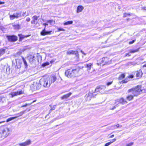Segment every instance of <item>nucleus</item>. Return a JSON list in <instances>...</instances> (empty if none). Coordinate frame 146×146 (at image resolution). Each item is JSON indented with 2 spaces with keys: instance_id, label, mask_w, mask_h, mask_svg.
<instances>
[{
  "instance_id": "1",
  "label": "nucleus",
  "mask_w": 146,
  "mask_h": 146,
  "mask_svg": "<svg viewBox=\"0 0 146 146\" xmlns=\"http://www.w3.org/2000/svg\"><path fill=\"white\" fill-rule=\"evenodd\" d=\"M141 86H137L134 88L129 89L128 92L129 93L131 92L132 95H129L127 96V99L130 101L133 98V96H137L142 92V90L141 89Z\"/></svg>"
},
{
  "instance_id": "2",
  "label": "nucleus",
  "mask_w": 146,
  "mask_h": 146,
  "mask_svg": "<svg viewBox=\"0 0 146 146\" xmlns=\"http://www.w3.org/2000/svg\"><path fill=\"white\" fill-rule=\"evenodd\" d=\"M79 71L78 68L70 69L66 71L65 74L68 78L74 77L78 76Z\"/></svg>"
},
{
  "instance_id": "3",
  "label": "nucleus",
  "mask_w": 146,
  "mask_h": 146,
  "mask_svg": "<svg viewBox=\"0 0 146 146\" xmlns=\"http://www.w3.org/2000/svg\"><path fill=\"white\" fill-rule=\"evenodd\" d=\"M10 130L6 126H3L0 128V138H4L7 137L9 134Z\"/></svg>"
},
{
  "instance_id": "4",
  "label": "nucleus",
  "mask_w": 146,
  "mask_h": 146,
  "mask_svg": "<svg viewBox=\"0 0 146 146\" xmlns=\"http://www.w3.org/2000/svg\"><path fill=\"white\" fill-rule=\"evenodd\" d=\"M49 78H42L39 81L40 84L44 87H48L50 85V80Z\"/></svg>"
},
{
  "instance_id": "5",
  "label": "nucleus",
  "mask_w": 146,
  "mask_h": 146,
  "mask_svg": "<svg viewBox=\"0 0 146 146\" xmlns=\"http://www.w3.org/2000/svg\"><path fill=\"white\" fill-rule=\"evenodd\" d=\"M27 58L29 62L32 64L36 65V60L35 56L34 54H30L27 56Z\"/></svg>"
},
{
  "instance_id": "6",
  "label": "nucleus",
  "mask_w": 146,
  "mask_h": 146,
  "mask_svg": "<svg viewBox=\"0 0 146 146\" xmlns=\"http://www.w3.org/2000/svg\"><path fill=\"white\" fill-rule=\"evenodd\" d=\"M126 101L123 98H122L119 99L115 101V106H114L113 108L111 109V110H113L117 107L118 106V104L119 103L122 104H124L125 103H126Z\"/></svg>"
},
{
  "instance_id": "7",
  "label": "nucleus",
  "mask_w": 146,
  "mask_h": 146,
  "mask_svg": "<svg viewBox=\"0 0 146 146\" xmlns=\"http://www.w3.org/2000/svg\"><path fill=\"white\" fill-rule=\"evenodd\" d=\"M47 23H45L43 24V25L45 26L44 29L40 32V35L42 36H44L47 35H50L53 33L52 31H47L45 30L46 26L48 25Z\"/></svg>"
},
{
  "instance_id": "8",
  "label": "nucleus",
  "mask_w": 146,
  "mask_h": 146,
  "mask_svg": "<svg viewBox=\"0 0 146 146\" xmlns=\"http://www.w3.org/2000/svg\"><path fill=\"white\" fill-rule=\"evenodd\" d=\"M6 37L10 42H15L17 40V37L15 35H7Z\"/></svg>"
},
{
  "instance_id": "9",
  "label": "nucleus",
  "mask_w": 146,
  "mask_h": 146,
  "mask_svg": "<svg viewBox=\"0 0 146 146\" xmlns=\"http://www.w3.org/2000/svg\"><path fill=\"white\" fill-rule=\"evenodd\" d=\"M15 61L16 63L15 68L18 69L20 68L21 67V61L19 59H16Z\"/></svg>"
},
{
  "instance_id": "10",
  "label": "nucleus",
  "mask_w": 146,
  "mask_h": 146,
  "mask_svg": "<svg viewBox=\"0 0 146 146\" xmlns=\"http://www.w3.org/2000/svg\"><path fill=\"white\" fill-rule=\"evenodd\" d=\"M66 54L67 55L75 54L76 56H78L79 55L78 51L72 50H68Z\"/></svg>"
},
{
  "instance_id": "11",
  "label": "nucleus",
  "mask_w": 146,
  "mask_h": 146,
  "mask_svg": "<svg viewBox=\"0 0 146 146\" xmlns=\"http://www.w3.org/2000/svg\"><path fill=\"white\" fill-rule=\"evenodd\" d=\"M100 92L99 89L98 88V86L96 88L94 92H93L92 94L91 93L89 92V93L88 94L87 96H92L93 98H94L96 95H95L94 94V92Z\"/></svg>"
},
{
  "instance_id": "12",
  "label": "nucleus",
  "mask_w": 146,
  "mask_h": 146,
  "mask_svg": "<svg viewBox=\"0 0 146 146\" xmlns=\"http://www.w3.org/2000/svg\"><path fill=\"white\" fill-rule=\"evenodd\" d=\"M23 92L21 90L19 91H17L16 92H11V95L12 96V97L16 96L18 95H21L23 93Z\"/></svg>"
},
{
  "instance_id": "13",
  "label": "nucleus",
  "mask_w": 146,
  "mask_h": 146,
  "mask_svg": "<svg viewBox=\"0 0 146 146\" xmlns=\"http://www.w3.org/2000/svg\"><path fill=\"white\" fill-rule=\"evenodd\" d=\"M25 50V49L23 48L20 49L19 51H18L15 54V57H19V56H20L22 53Z\"/></svg>"
},
{
  "instance_id": "14",
  "label": "nucleus",
  "mask_w": 146,
  "mask_h": 146,
  "mask_svg": "<svg viewBox=\"0 0 146 146\" xmlns=\"http://www.w3.org/2000/svg\"><path fill=\"white\" fill-rule=\"evenodd\" d=\"M143 73L142 71L140 70L138 71H137L136 77L138 78H141L143 75Z\"/></svg>"
},
{
  "instance_id": "15",
  "label": "nucleus",
  "mask_w": 146,
  "mask_h": 146,
  "mask_svg": "<svg viewBox=\"0 0 146 146\" xmlns=\"http://www.w3.org/2000/svg\"><path fill=\"white\" fill-rule=\"evenodd\" d=\"M84 9V7L82 5L78 6L77 8V13H79L81 12Z\"/></svg>"
},
{
  "instance_id": "16",
  "label": "nucleus",
  "mask_w": 146,
  "mask_h": 146,
  "mask_svg": "<svg viewBox=\"0 0 146 146\" xmlns=\"http://www.w3.org/2000/svg\"><path fill=\"white\" fill-rule=\"evenodd\" d=\"M72 93L69 92V93L64 95L63 96H62L61 97V99L62 100H63L64 99H66L68 98L70 96L72 95Z\"/></svg>"
},
{
  "instance_id": "17",
  "label": "nucleus",
  "mask_w": 146,
  "mask_h": 146,
  "mask_svg": "<svg viewBox=\"0 0 146 146\" xmlns=\"http://www.w3.org/2000/svg\"><path fill=\"white\" fill-rule=\"evenodd\" d=\"M31 143V141L30 140H29L27 141H25V142L20 143V145L21 146H26L30 144Z\"/></svg>"
},
{
  "instance_id": "18",
  "label": "nucleus",
  "mask_w": 146,
  "mask_h": 146,
  "mask_svg": "<svg viewBox=\"0 0 146 146\" xmlns=\"http://www.w3.org/2000/svg\"><path fill=\"white\" fill-rule=\"evenodd\" d=\"M56 77L55 75H53L50 76V84L54 82L56 80Z\"/></svg>"
},
{
  "instance_id": "19",
  "label": "nucleus",
  "mask_w": 146,
  "mask_h": 146,
  "mask_svg": "<svg viewBox=\"0 0 146 146\" xmlns=\"http://www.w3.org/2000/svg\"><path fill=\"white\" fill-rule=\"evenodd\" d=\"M6 49L7 48L6 47H3L0 49V56L5 53Z\"/></svg>"
},
{
  "instance_id": "20",
  "label": "nucleus",
  "mask_w": 146,
  "mask_h": 146,
  "mask_svg": "<svg viewBox=\"0 0 146 146\" xmlns=\"http://www.w3.org/2000/svg\"><path fill=\"white\" fill-rule=\"evenodd\" d=\"M116 139L115 138L111 140V141L107 143H106L105 145V146H108L110 145V144H111L112 143H113L115 141H116Z\"/></svg>"
},
{
  "instance_id": "21",
  "label": "nucleus",
  "mask_w": 146,
  "mask_h": 146,
  "mask_svg": "<svg viewBox=\"0 0 146 146\" xmlns=\"http://www.w3.org/2000/svg\"><path fill=\"white\" fill-rule=\"evenodd\" d=\"M21 57L22 59V60L23 61L25 66V68H27L28 67V65L26 60L23 57L21 56Z\"/></svg>"
},
{
  "instance_id": "22",
  "label": "nucleus",
  "mask_w": 146,
  "mask_h": 146,
  "mask_svg": "<svg viewBox=\"0 0 146 146\" xmlns=\"http://www.w3.org/2000/svg\"><path fill=\"white\" fill-rule=\"evenodd\" d=\"M21 57L22 59V60L23 61L25 66V68H27L28 67V65L26 60L23 57L21 56Z\"/></svg>"
},
{
  "instance_id": "23",
  "label": "nucleus",
  "mask_w": 146,
  "mask_h": 146,
  "mask_svg": "<svg viewBox=\"0 0 146 146\" xmlns=\"http://www.w3.org/2000/svg\"><path fill=\"white\" fill-rule=\"evenodd\" d=\"M41 85H42L40 84V82L39 83H36L35 84V86L36 87V88H34V89L36 90L39 89L40 88V86Z\"/></svg>"
},
{
  "instance_id": "24",
  "label": "nucleus",
  "mask_w": 146,
  "mask_h": 146,
  "mask_svg": "<svg viewBox=\"0 0 146 146\" xmlns=\"http://www.w3.org/2000/svg\"><path fill=\"white\" fill-rule=\"evenodd\" d=\"M10 19L11 20H13L15 18L17 19V16L16 13L9 16Z\"/></svg>"
},
{
  "instance_id": "25",
  "label": "nucleus",
  "mask_w": 146,
  "mask_h": 146,
  "mask_svg": "<svg viewBox=\"0 0 146 146\" xmlns=\"http://www.w3.org/2000/svg\"><path fill=\"white\" fill-rule=\"evenodd\" d=\"M98 87L100 92L101 90H104L106 88V86L103 85H101L98 86Z\"/></svg>"
},
{
  "instance_id": "26",
  "label": "nucleus",
  "mask_w": 146,
  "mask_h": 146,
  "mask_svg": "<svg viewBox=\"0 0 146 146\" xmlns=\"http://www.w3.org/2000/svg\"><path fill=\"white\" fill-rule=\"evenodd\" d=\"M16 14L17 16V19L22 17L21 12L19 13H16Z\"/></svg>"
},
{
  "instance_id": "27",
  "label": "nucleus",
  "mask_w": 146,
  "mask_h": 146,
  "mask_svg": "<svg viewBox=\"0 0 146 146\" xmlns=\"http://www.w3.org/2000/svg\"><path fill=\"white\" fill-rule=\"evenodd\" d=\"M107 59V57H104L103 58H102L100 59V64H104V60H105Z\"/></svg>"
},
{
  "instance_id": "28",
  "label": "nucleus",
  "mask_w": 146,
  "mask_h": 146,
  "mask_svg": "<svg viewBox=\"0 0 146 146\" xmlns=\"http://www.w3.org/2000/svg\"><path fill=\"white\" fill-rule=\"evenodd\" d=\"M129 79L128 77H126V78L124 80L121 81V82L122 83H127L129 81Z\"/></svg>"
},
{
  "instance_id": "29",
  "label": "nucleus",
  "mask_w": 146,
  "mask_h": 146,
  "mask_svg": "<svg viewBox=\"0 0 146 146\" xmlns=\"http://www.w3.org/2000/svg\"><path fill=\"white\" fill-rule=\"evenodd\" d=\"M73 23L72 21H69L64 23V25H69L72 24Z\"/></svg>"
},
{
  "instance_id": "30",
  "label": "nucleus",
  "mask_w": 146,
  "mask_h": 146,
  "mask_svg": "<svg viewBox=\"0 0 146 146\" xmlns=\"http://www.w3.org/2000/svg\"><path fill=\"white\" fill-rule=\"evenodd\" d=\"M109 58H107V59L106 60V59L105 60H104V64H103V65H104L106 64H109L110 63V62H109Z\"/></svg>"
},
{
  "instance_id": "31",
  "label": "nucleus",
  "mask_w": 146,
  "mask_h": 146,
  "mask_svg": "<svg viewBox=\"0 0 146 146\" xmlns=\"http://www.w3.org/2000/svg\"><path fill=\"white\" fill-rule=\"evenodd\" d=\"M25 111H21L20 113L17 114L16 115H17V117L19 116H21L23 114H24L25 113Z\"/></svg>"
},
{
  "instance_id": "32",
  "label": "nucleus",
  "mask_w": 146,
  "mask_h": 146,
  "mask_svg": "<svg viewBox=\"0 0 146 146\" xmlns=\"http://www.w3.org/2000/svg\"><path fill=\"white\" fill-rule=\"evenodd\" d=\"M92 63H89L87 64H86V66L88 68V70H90L91 68V67L92 66Z\"/></svg>"
},
{
  "instance_id": "33",
  "label": "nucleus",
  "mask_w": 146,
  "mask_h": 146,
  "mask_svg": "<svg viewBox=\"0 0 146 146\" xmlns=\"http://www.w3.org/2000/svg\"><path fill=\"white\" fill-rule=\"evenodd\" d=\"M125 77V75L124 74H122L118 78L119 80H121Z\"/></svg>"
},
{
  "instance_id": "34",
  "label": "nucleus",
  "mask_w": 146,
  "mask_h": 146,
  "mask_svg": "<svg viewBox=\"0 0 146 146\" xmlns=\"http://www.w3.org/2000/svg\"><path fill=\"white\" fill-rule=\"evenodd\" d=\"M17 117H10L7 119L6 121L7 122H8L14 119H15Z\"/></svg>"
},
{
  "instance_id": "35",
  "label": "nucleus",
  "mask_w": 146,
  "mask_h": 146,
  "mask_svg": "<svg viewBox=\"0 0 146 146\" xmlns=\"http://www.w3.org/2000/svg\"><path fill=\"white\" fill-rule=\"evenodd\" d=\"M13 27L14 29L16 30H18L20 28V26L19 25H13Z\"/></svg>"
},
{
  "instance_id": "36",
  "label": "nucleus",
  "mask_w": 146,
  "mask_h": 146,
  "mask_svg": "<svg viewBox=\"0 0 146 146\" xmlns=\"http://www.w3.org/2000/svg\"><path fill=\"white\" fill-rule=\"evenodd\" d=\"M49 106L51 107V109L49 110L50 112H51L52 111L54 110L56 107V105H54L53 107H52L50 105Z\"/></svg>"
},
{
  "instance_id": "37",
  "label": "nucleus",
  "mask_w": 146,
  "mask_h": 146,
  "mask_svg": "<svg viewBox=\"0 0 146 146\" xmlns=\"http://www.w3.org/2000/svg\"><path fill=\"white\" fill-rule=\"evenodd\" d=\"M47 22L50 23L51 25L54 24L55 21L53 20H49L47 21Z\"/></svg>"
},
{
  "instance_id": "38",
  "label": "nucleus",
  "mask_w": 146,
  "mask_h": 146,
  "mask_svg": "<svg viewBox=\"0 0 146 146\" xmlns=\"http://www.w3.org/2000/svg\"><path fill=\"white\" fill-rule=\"evenodd\" d=\"M49 64V63L48 62H46L45 63H44L42 64V67H44L46 66H47Z\"/></svg>"
},
{
  "instance_id": "39",
  "label": "nucleus",
  "mask_w": 146,
  "mask_h": 146,
  "mask_svg": "<svg viewBox=\"0 0 146 146\" xmlns=\"http://www.w3.org/2000/svg\"><path fill=\"white\" fill-rule=\"evenodd\" d=\"M39 17V16L38 17L36 15H35V16H33V17H32V19L35 20H35H36L38 19V18Z\"/></svg>"
},
{
  "instance_id": "40",
  "label": "nucleus",
  "mask_w": 146,
  "mask_h": 146,
  "mask_svg": "<svg viewBox=\"0 0 146 146\" xmlns=\"http://www.w3.org/2000/svg\"><path fill=\"white\" fill-rule=\"evenodd\" d=\"M139 48H138L135 50H132L130 52L132 53H134L136 52H137L139 51Z\"/></svg>"
},
{
  "instance_id": "41",
  "label": "nucleus",
  "mask_w": 146,
  "mask_h": 146,
  "mask_svg": "<svg viewBox=\"0 0 146 146\" xmlns=\"http://www.w3.org/2000/svg\"><path fill=\"white\" fill-rule=\"evenodd\" d=\"M19 36L20 37V39H22L23 38H24L25 37L23 35L21 34H19Z\"/></svg>"
},
{
  "instance_id": "42",
  "label": "nucleus",
  "mask_w": 146,
  "mask_h": 146,
  "mask_svg": "<svg viewBox=\"0 0 146 146\" xmlns=\"http://www.w3.org/2000/svg\"><path fill=\"white\" fill-rule=\"evenodd\" d=\"M31 104V103L30 104H27V103L25 104V105H23L21 106V107H27L28 105H30Z\"/></svg>"
},
{
  "instance_id": "43",
  "label": "nucleus",
  "mask_w": 146,
  "mask_h": 146,
  "mask_svg": "<svg viewBox=\"0 0 146 146\" xmlns=\"http://www.w3.org/2000/svg\"><path fill=\"white\" fill-rule=\"evenodd\" d=\"M127 15L130 16V14L124 13L123 15V17H127Z\"/></svg>"
},
{
  "instance_id": "44",
  "label": "nucleus",
  "mask_w": 146,
  "mask_h": 146,
  "mask_svg": "<svg viewBox=\"0 0 146 146\" xmlns=\"http://www.w3.org/2000/svg\"><path fill=\"white\" fill-rule=\"evenodd\" d=\"M58 31H65V30L63 29V28H58Z\"/></svg>"
},
{
  "instance_id": "45",
  "label": "nucleus",
  "mask_w": 146,
  "mask_h": 146,
  "mask_svg": "<svg viewBox=\"0 0 146 146\" xmlns=\"http://www.w3.org/2000/svg\"><path fill=\"white\" fill-rule=\"evenodd\" d=\"M135 41V40H133L132 41H130L129 42V44H131L134 42Z\"/></svg>"
},
{
  "instance_id": "46",
  "label": "nucleus",
  "mask_w": 146,
  "mask_h": 146,
  "mask_svg": "<svg viewBox=\"0 0 146 146\" xmlns=\"http://www.w3.org/2000/svg\"><path fill=\"white\" fill-rule=\"evenodd\" d=\"M134 77V76L133 75H130L129 76H128V78H129V79L130 78L132 79Z\"/></svg>"
},
{
  "instance_id": "47",
  "label": "nucleus",
  "mask_w": 146,
  "mask_h": 146,
  "mask_svg": "<svg viewBox=\"0 0 146 146\" xmlns=\"http://www.w3.org/2000/svg\"><path fill=\"white\" fill-rule=\"evenodd\" d=\"M112 83V81L111 82H108L107 83V86H109Z\"/></svg>"
},
{
  "instance_id": "48",
  "label": "nucleus",
  "mask_w": 146,
  "mask_h": 146,
  "mask_svg": "<svg viewBox=\"0 0 146 146\" xmlns=\"http://www.w3.org/2000/svg\"><path fill=\"white\" fill-rule=\"evenodd\" d=\"M133 143H129L126 146H131L133 145Z\"/></svg>"
},
{
  "instance_id": "49",
  "label": "nucleus",
  "mask_w": 146,
  "mask_h": 146,
  "mask_svg": "<svg viewBox=\"0 0 146 146\" xmlns=\"http://www.w3.org/2000/svg\"><path fill=\"white\" fill-rule=\"evenodd\" d=\"M31 23L32 24H34L35 23V21L33 19L31 22Z\"/></svg>"
},
{
  "instance_id": "50",
  "label": "nucleus",
  "mask_w": 146,
  "mask_h": 146,
  "mask_svg": "<svg viewBox=\"0 0 146 146\" xmlns=\"http://www.w3.org/2000/svg\"><path fill=\"white\" fill-rule=\"evenodd\" d=\"M26 21L27 22H29L30 21V19L29 18H28L26 19Z\"/></svg>"
},
{
  "instance_id": "51",
  "label": "nucleus",
  "mask_w": 146,
  "mask_h": 146,
  "mask_svg": "<svg viewBox=\"0 0 146 146\" xmlns=\"http://www.w3.org/2000/svg\"><path fill=\"white\" fill-rule=\"evenodd\" d=\"M25 14H26V12H23V13L22 15V17L25 16Z\"/></svg>"
},
{
  "instance_id": "52",
  "label": "nucleus",
  "mask_w": 146,
  "mask_h": 146,
  "mask_svg": "<svg viewBox=\"0 0 146 146\" xmlns=\"http://www.w3.org/2000/svg\"><path fill=\"white\" fill-rule=\"evenodd\" d=\"M114 135H112L111 136H109V138H112V137H114Z\"/></svg>"
},
{
  "instance_id": "53",
  "label": "nucleus",
  "mask_w": 146,
  "mask_h": 146,
  "mask_svg": "<svg viewBox=\"0 0 146 146\" xmlns=\"http://www.w3.org/2000/svg\"><path fill=\"white\" fill-rule=\"evenodd\" d=\"M131 56V55L129 54V53H127L126 54V56Z\"/></svg>"
},
{
  "instance_id": "54",
  "label": "nucleus",
  "mask_w": 146,
  "mask_h": 146,
  "mask_svg": "<svg viewBox=\"0 0 146 146\" xmlns=\"http://www.w3.org/2000/svg\"><path fill=\"white\" fill-rule=\"evenodd\" d=\"M142 8L143 9L146 10V6L143 7Z\"/></svg>"
},
{
  "instance_id": "55",
  "label": "nucleus",
  "mask_w": 146,
  "mask_h": 146,
  "mask_svg": "<svg viewBox=\"0 0 146 146\" xmlns=\"http://www.w3.org/2000/svg\"><path fill=\"white\" fill-rule=\"evenodd\" d=\"M116 126L117 127H119V124H117L116 125Z\"/></svg>"
},
{
  "instance_id": "56",
  "label": "nucleus",
  "mask_w": 146,
  "mask_h": 146,
  "mask_svg": "<svg viewBox=\"0 0 146 146\" xmlns=\"http://www.w3.org/2000/svg\"><path fill=\"white\" fill-rule=\"evenodd\" d=\"M4 3V2H3L0 1V5L3 4Z\"/></svg>"
},
{
  "instance_id": "57",
  "label": "nucleus",
  "mask_w": 146,
  "mask_h": 146,
  "mask_svg": "<svg viewBox=\"0 0 146 146\" xmlns=\"http://www.w3.org/2000/svg\"><path fill=\"white\" fill-rule=\"evenodd\" d=\"M81 52L83 54H84V55H85L86 54L85 53H84V52H83V51L82 50H81Z\"/></svg>"
},
{
  "instance_id": "58",
  "label": "nucleus",
  "mask_w": 146,
  "mask_h": 146,
  "mask_svg": "<svg viewBox=\"0 0 146 146\" xmlns=\"http://www.w3.org/2000/svg\"><path fill=\"white\" fill-rule=\"evenodd\" d=\"M5 122V121H1V122H0V123H4Z\"/></svg>"
},
{
  "instance_id": "59",
  "label": "nucleus",
  "mask_w": 146,
  "mask_h": 146,
  "mask_svg": "<svg viewBox=\"0 0 146 146\" xmlns=\"http://www.w3.org/2000/svg\"><path fill=\"white\" fill-rule=\"evenodd\" d=\"M50 113V112H49V113H48V114H47V115H46V116H45V118H46V117L48 115H49V113Z\"/></svg>"
},
{
  "instance_id": "60",
  "label": "nucleus",
  "mask_w": 146,
  "mask_h": 146,
  "mask_svg": "<svg viewBox=\"0 0 146 146\" xmlns=\"http://www.w3.org/2000/svg\"><path fill=\"white\" fill-rule=\"evenodd\" d=\"M36 101V100H34V101H33V102H32V103H31V104H32V103H33V102H35Z\"/></svg>"
},
{
  "instance_id": "61",
  "label": "nucleus",
  "mask_w": 146,
  "mask_h": 146,
  "mask_svg": "<svg viewBox=\"0 0 146 146\" xmlns=\"http://www.w3.org/2000/svg\"><path fill=\"white\" fill-rule=\"evenodd\" d=\"M143 67H146V65H144L143 66Z\"/></svg>"
},
{
  "instance_id": "62",
  "label": "nucleus",
  "mask_w": 146,
  "mask_h": 146,
  "mask_svg": "<svg viewBox=\"0 0 146 146\" xmlns=\"http://www.w3.org/2000/svg\"><path fill=\"white\" fill-rule=\"evenodd\" d=\"M99 65H100L99 64V63H97Z\"/></svg>"
},
{
  "instance_id": "63",
  "label": "nucleus",
  "mask_w": 146,
  "mask_h": 146,
  "mask_svg": "<svg viewBox=\"0 0 146 146\" xmlns=\"http://www.w3.org/2000/svg\"><path fill=\"white\" fill-rule=\"evenodd\" d=\"M28 37V36H26V37Z\"/></svg>"
}]
</instances>
